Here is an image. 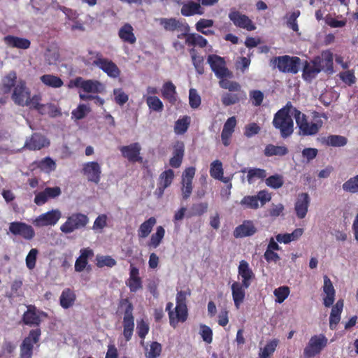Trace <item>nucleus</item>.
I'll return each instance as SVG.
<instances>
[{
  "instance_id": "nucleus-1",
  "label": "nucleus",
  "mask_w": 358,
  "mask_h": 358,
  "mask_svg": "<svg viewBox=\"0 0 358 358\" xmlns=\"http://www.w3.org/2000/svg\"><path fill=\"white\" fill-rule=\"evenodd\" d=\"M294 108H296L290 101H288L285 106L274 114L272 124L275 129L279 131L282 138L291 136L294 132V121L292 117Z\"/></svg>"
},
{
  "instance_id": "nucleus-2",
  "label": "nucleus",
  "mask_w": 358,
  "mask_h": 358,
  "mask_svg": "<svg viewBox=\"0 0 358 358\" xmlns=\"http://www.w3.org/2000/svg\"><path fill=\"white\" fill-rule=\"evenodd\" d=\"M293 117L299 129L298 134L301 136H310L317 134L323 126V121L318 113H315L313 120L308 121V116L297 108H294Z\"/></svg>"
},
{
  "instance_id": "nucleus-3",
  "label": "nucleus",
  "mask_w": 358,
  "mask_h": 358,
  "mask_svg": "<svg viewBox=\"0 0 358 358\" xmlns=\"http://www.w3.org/2000/svg\"><path fill=\"white\" fill-rule=\"evenodd\" d=\"M88 54L90 57L83 59L85 65L96 66L112 78H117L120 76L121 71L117 64L112 60L103 57L101 52L89 50Z\"/></svg>"
},
{
  "instance_id": "nucleus-4",
  "label": "nucleus",
  "mask_w": 358,
  "mask_h": 358,
  "mask_svg": "<svg viewBox=\"0 0 358 358\" xmlns=\"http://www.w3.org/2000/svg\"><path fill=\"white\" fill-rule=\"evenodd\" d=\"M119 306L120 308H124L123 336L126 341H129L134 330V306L127 298L121 299Z\"/></svg>"
},
{
  "instance_id": "nucleus-5",
  "label": "nucleus",
  "mask_w": 358,
  "mask_h": 358,
  "mask_svg": "<svg viewBox=\"0 0 358 358\" xmlns=\"http://www.w3.org/2000/svg\"><path fill=\"white\" fill-rule=\"evenodd\" d=\"M280 71L296 74L299 72L301 59L298 57L289 55L278 56L271 59Z\"/></svg>"
},
{
  "instance_id": "nucleus-6",
  "label": "nucleus",
  "mask_w": 358,
  "mask_h": 358,
  "mask_svg": "<svg viewBox=\"0 0 358 358\" xmlns=\"http://www.w3.org/2000/svg\"><path fill=\"white\" fill-rule=\"evenodd\" d=\"M89 222L88 217L83 213H73L67 217L66 222L61 225L60 230L64 234L85 228Z\"/></svg>"
},
{
  "instance_id": "nucleus-7",
  "label": "nucleus",
  "mask_w": 358,
  "mask_h": 358,
  "mask_svg": "<svg viewBox=\"0 0 358 358\" xmlns=\"http://www.w3.org/2000/svg\"><path fill=\"white\" fill-rule=\"evenodd\" d=\"M328 343L327 338L322 334L313 336L303 350L305 358H313L319 355Z\"/></svg>"
},
{
  "instance_id": "nucleus-8",
  "label": "nucleus",
  "mask_w": 358,
  "mask_h": 358,
  "mask_svg": "<svg viewBox=\"0 0 358 358\" xmlns=\"http://www.w3.org/2000/svg\"><path fill=\"white\" fill-rule=\"evenodd\" d=\"M41 331L39 328L31 329L20 345V358H31L34 345L39 342Z\"/></svg>"
},
{
  "instance_id": "nucleus-9",
  "label": "nucleus",
  "mask_w": 358,
  "mask_h": 358,
  "mask_svg": "<svg viewBox=\"0 0 358 358\" xmlns=\"http://www.w3.org/2000/svg\"><path fill=\"white\" fill-rule=\"evenodd\" d=\"M211 70L215 73L217 78H232V72L226 67V62L223 57L217 55H210L207 59Z\"/></svg>"
},
{
  "instance_id": "nucleus-10",
  "label": "nucleus",
  "mask_w": 358,
  "mask_h": 358,
  "mask_svg": "<svg viewBox=\"0 0 358 358\" xmlns=\"http://www.w3.org/2000/svg\"><path fill=\"white\" fill-rule=\"evenodd\" d=\"M69 87H79L87 93H101L104 90L101 83L94 80H84L82 77H77L70 80Z\"/></svg>"
},
{
  "instance_id": "nucleus-11",
  "label": "nucleus",
  "mask_w": 358,
  "mask_h": 358,
  "mask_svg": "<svg viewBox=\"0 0 358 358\" xmlns=\"http://www.w3.org/2000/svg\"><path fill=\"white\" fill-rule=\"evenodd\" d=\"M228 17L236 27L241 28L249 31L256 29V26L252 20L248 16L241 13L235 8H231L230 10Z\"/></svg>"
},
{
  "instance_id": "nucleus-12",
  "label": "nucleus",
  "mask_w": 358,
  "mask_h": 358,
  "mask_svg": "<svg viewBox=\"0 0 358 358\" xmlns=\"http://www.w3.org/2000/svg\"><path fill=\"white\" fill-rule=\"evenodd\" d=\"M9 231L15 236H20L24 239L30 241L35 236L34 228L25 222H13L10 224Z\"/></svg>"
},
{
  "instance_id": "nucleus-13",
  "label": "nucleus",
  "mask_w": 358,
  "mask_h": 358,
  "mask_svg": "<svg viewBox=\"0 0 358 358\" xmlns=\"http://www.w3.org/2000/svg\"><path fill=\"white\" fill-rule=\"evenodd\" d=\"M196 169L193 166L186 168L182 174V196L187 200L192 194L193 186L192 180L195 176Z\"/></svg>"
},
{
  "instance_id": "nucleus-14",
  "label": "nucleus",
  "mask_w": 358,
  "mask_h": 358,
  "mask_svg": "<svg viewBox=\"0 0 358 358\" xmlns=\"http://www.w3.org/2000/svg\"><path fill=\"white\" fill-rule=\"evenodd\" d=\"M61 217V212L58 209L50 210L37 217L33 224L36 227L53 226Z\"/></svg>"
},
{
  "instance_id": "nucleus-15",
  "label": "nucleus",
  "mask_w": 358,
  "mask_h": 358,
  "mask_svg": "<svg viewBox=\"0 0 358 358\" xmlns=\"http://www.w3.org/2000/svg\"><path fill=\"white\" fill-rule=\"evenodd\" d=\"M141 150V146L138 143H133L129 145H124L120 148L122 155L132 163H141L143 162Z\"/></svg>"
},
{
  "instance_id": "nucleus-16",
  "label": "nucleus",
  "mask_w": 358,
  "mask_h": 358,
  "mask_svg": "<svg viewBox=\"0 0 358 358\" xmlns=\"http://www.w3.org/2000/svg\"><path fill=\"white\" fill-rule=\"evenodd\" d=\"M83 173L88 181L98 184L101 179V169L96 162H89L83 164Z\"/></svg>"
},
{
  "instance_id": "nucleus-17",
  "label": "nucleus",
  "mask_w": 358,
  "mask_h": 358,
  "mask_svg": "<svg viewBox=\"0 0 358 358\" xmlns=\"http://www.w3.org/2000/svg\"><path fill=\"white\" fill-rule=\"evenodd\" d=\"M30 96V92L26 87V83L24 81H20L15 87L12 94V99L15 104L21 106H24L29 97Z\"/></svg>"
},
{
  "instance_id": "nucleus-18",
  "label": "nucleus",
  "mask_w": 358,
  "mask_h": 358,
  "mask_svg": "<svg viewBox=\"0 0 358 358\" xmlns=\"http://www.w3.org/2000/svg\"><path fill=\"white\" fill-rule=\"evenodd\" d=\"M50 145V141L43 135L34 133L24 143V148L29 150H39Z\"/></svg>"
},
{
  "instance_id": "nucleus-19",
  "label": "nucleus",
  "mask_w": 358,
  "mask_h": 358,
  "mask_svg": "<svg viewBox=\"0 0 358 358\" xmlns=\"http://www.w3.org/2000/svg\"><path fill=\"white\" fill-rule=\"evenodd\" d=\"M316 64L319 66L321 71H324L327 73H332L334 70V57L333 54L329 50L323 51L321 57L317 56L314 57Z\"/></svg>"
},
{
  "instance_id": "nucleus-20",
  "label": "nucleus",
  "mask_w": 358,
  "mask_h": 358,
  "mask_svg": "<svg viewBox=\"0 0 358 358\" xmlns=\"http://www.w3.org/2000/svg\"><path fill=\"white\" fill-rule=\"evenodd\" d=\"M309 203L310 197L308 193H301L299 194L294 206L298 218L303 219L306 217Z\"/></svg>"
},
{
  "instance_id": "nucleus-21",
  "label": "nucleus",
  "mask_w": 358,
  "mask_h": 358,
  "mask_svg": "<svg viewBox=\"0 0 358 358\" xmlns=\"http://www.w3.org/2000/svg\"><path fill=\"white\" fill-rule=\"evenodd\" d=\"M180 13L185 17H189L194 15H203L204 10L199 1L195 2L192 0H189L182 3Z\"/></svg>"
},
{
  "instance_id": "nucleus-22",
  "label": "nucleus",
  "mask_w": 358,
  "mask_h": 358,
  "mask_svg": "<svg viewBox=\"0 0 358 358\" xmlns=\"http://www.w3.org/2000/svg\"><path fill=\"white\" fill-rule=\"evenodd\" d=\"M127 285L129 287L131 292H136L143 288L142 280L139 277V270L133 264L130 265L129 278Z\"/></svg>"
},
{
  "instance_id": "nucleus-23",
  "label": "nucleus",
  "mask_w": 358,
  "mask_h": 358,
  "mask_svg": "<svg viewBox=\"0 0 358 358\" xmlns=\"http://www.w3.org/2000/svg\"><path fill=\"white\" fill-rule=\"evenodd\" d=\"M323 292L326 296L323 299V303L325 307H330L335 301L336 291L330 278L327 275L324 276Z\"/></svg>"
},
{
  "instance_id": "nucleus-24",
  "label": "nucleus",
  "mask_w": 358,
  "mask_h": 358,
  "mask_svg": "<svg viewBox=\"0 0 358 358\" xmlns=\"http://www.w3.org/2000/svg\"><path fill=\"white\" fill-rule=\"evenodd\" d=\"M256 231L257 229L252 221L245 220L243 224L235 228L234 231V236L235 238H243L252 236L256 233Z\"/></svg>"
},
{
  "instance_id": "nucleus-25",
  "label": "nucleus",
  "mask_w": 358,
  "mask_h": 358,
  "mask_svg": "<svg viewBox=\"0 0 358 358\" xmlns=\"http://www.w3.org/2000/svg\"><path fill=\"white\" fill-rule=\"evenodd\" d=\"M238 275L242 278V285L245 288H248L251 284V280L255 278L252 269L250 268L248 263L242 260L238 266Z\"/></svg>"
},
{
  "instance_id": "nucleus-26",
  "label": "nucleus",
  "mask_w": 358,
  "mask_h": 358,
  "mask_svg": "<svg viewBox=\"0 0 358 358\" xmlns=\"http://www.w3.org/2000/svg\"><path fill=\"white\" fill-rule=\"evenodd\" d=\"M321 70L316 64L315 58L310 62L306 61L303 64L302 77L306 81H311Z\"/></svg>"
},
{
  "instance_id": "nucleus-27",
  "label": "nucleus",
  "mask_w": 358,
  "mask_h": 358,
  "mask_svg": "<svg viewBox=\"0 0 358 358\" xmlns=\"http://www.w3.org/2000/svg\"><path fill=\"white\" fill-rule=\"evenodd\" d=\"M343 300L339 299L336 304L332 306L329 316V328L331 330L336 329L341 321V315L343 312Z\"/></svg>"
},
{
  "instance_id": "nucleus-28",
  "label": "nucleus",
  "mask_w": 358,
  "mask_h": 358,
  "mask_svg": "<svg viewBox=\"0 0 358 358\" xmlns=\"http://www.w3.org/2000/svg\"><path fill=\"white\" fill-rule=\"evenodd\" d=\"M22 322L26 325L38 327L41 322L40 315L36 313L35 306L29 305L22 315Z\"/></svg>"
},
{
  "instance_id": "nucleus-29",
  "label": "nucleus",
  "mask_w": 358,
  "mask_h": 358,
  "mask_svg": "<svg viewBox=\"0 0 358 358\" xmlns=\"http://www.w3.org/2000/svg\"><path fill=\"white\" fill-rule=\"evenodd\" d=\"M184 153V143L178 141L173 146V157L169 160V165L175 169L179 168L182 164Z\"/></svg>"
},
{
  "instance_id": "nucleus-30",
  "label": "nucleus",
  "mask_w": 358,
  "mask_h": 358,
  "mask_svg": "<svg viewBox=\"0 0 358 358\" xmlns=\"http://www.w3.org/2000/svg\"><path fill=\"white\" fill-rule=\"evenodd\" d=\"M76 301V294L71 288H65L59 296V305L64 309L71 308Z\"/></svg>"
},
{
  "instance_id": "nucleus-31",
  "label": "nucleus",
  "mask_w": 358,
  "mask_h": 358,
  "mask_svg": "<svg viewBox=\"0 0 358 358\" xmlns=\"http://www.w3.org/2000/svg\"><path fill=\"white\" fill-rule=\"evenodd\" d=\"M162 96L171 104L174 105L177 101L176 87L171 81L165 82L162 88Z\"/></svg>"
},
{
  "instance_id": "nucleus-32",
  "label": "nucleus",
  "mask_w": 358,
  "mask_h": 358,
  "mask_svg": "<svg viewBox=\"0 0 358 358\" xmlns=\"http://www.w3.org/2000/svg\"><path fill=\"white\" fill-rule=\"evenodd\" d=\"M246 288L243 285L234 282L231 285L232 297L234 302V305L237 309L240 308L241 304L243 302L245 296Z\"/></svg>"
},
{
  "instance_id": "nucleus-33",
  "label": "nucleus",
  "mask_w": 358,
  "mask_h": 358,
  "mask_svg": "<svg viewBox=\"0 0 358 358\" xmlns=\"http://www.w3.org/2000/svg\"><path fill=\"white\" fill-rule=\"evenodd\" d=\"M4 42L10 47L24 50L28 49L31 45V42L29 39L11 35L5 36Z\"/></svg>"
},
{
  "instance_id": "nucleus-34",
  "label": "nucleus",
  "mask_w": 358,
  "mask_h": 358,
  "mask_svg": "<svg viewBox=\"0 0 358 358\" xmlns=\"http://www.w3.org/2000/svg\"><path fill=\"white\" fill-rule=\"evenodd\" d=\"M94 255L93 250L89 248L80 250V255L77 258L75 263V271H83L88 264V258Z\"/></svg>"
},
{
  "instance_id": "nucleus-35",
  "label": "nucleus",
  "mask_w": 358,
  "mask_h": 358,
  "mask_svg": "<svg viewBox=\"0 0 358 358\" xmlns=\"http://www.w3.org/2000/svg\"><path fill=\"white\" fill-rule=\"evenodd\" d=\"M157 223V220L155 217H150L144 221L138 229L137 234L139 238H145L151 233L154 226Z\"/></svg>"
},
{
  "instance_id": "nucleus-36",
  "label": "nucleus",
  "mask_w": 358,
  "mask_h": 358,
  "mask_svg": "<svg viewBox=\"0 0 358 358\" xmlns=\"http://www.w3.org/2000/svg\"><path fill=\"white\" fill-rule=\"evenodd\" d=\"M133 27L130 24H124L119 30V37L126 43L134 44L136 41V38L133 32Z\"/></svg>"
},
{
  "instance_id": "nucleus-37",
  "label": "nucleus",
  "mask_w": 358,
  "mask_h": 358,
  "mask_svg": "<svg viewBox=\"0 0 358 358\" xmlns=\"http://www.w3.org/2000/svg\"><path fill=\"white\" fill-rule=\"evenodd\" d=\"M303 229L297 228L294 229L291 234H279L275 236L276 241L279 243L287 244L291 241L297 240L302 236Z\"/></svg>"
},
{
  "instance_id": "nucleus-38",
  "label": "nucleus",
  "mask_w": 358,
  "mask_h": 358,
  "mask_svg": "<svg viewBox=\"0 0 358 358\" xmlns=\"http://www.w3.org/2000/svg\"><path fill=\"white\" fill-rule=\"evenodd\" d=\"M288 148L285 145H274L268 144L264 149V155L266 157L285 156L288 153Z\"/></svg>"
},
{
  "instance_id": "nucleus-39",
  "label": "nucleus",
  "mask_w": 358,
  "mask_h": 358,
  "mask_svg": "<svg viewBox=\"0 0 358 358\" xmlns=\"http://www.w3.org/2000/svg\"><path fill=\"white\" fill-rule=\"evenodd\" d=\"M192 64L196 73L199 75L204 73V59L203 56L197 55L196 50L194 48L189 50Z\"/></svg>"
},
{
  "instance_id": "nucleus-40",
  "label": "nucleus",
  "mask_w": 358,
  "mask_h": 358,
  "mask_svg": "<svg viewBox=\"0 0 358 358\" xmlns=\"http://www.w3.org/2000/svg\"><path fill=\"white\" fill-rule=\"evenodd\" d=\"M165 235V229L162 226H158L155 233L151 235L150 239L148 243V246L150 248H157L162 243Z\"/></svg>"
},
{
  "instance_id": "nucleus-41",
  "label": "nucleus",
  "mask_w": 358,
  "mask_h": 358,
  "mask_svg": "<svg viewBox=\"0 0 358 358\" xmlns=\"http://www.w3.org/2000/svg\"><path fill=\"white\" fill-rule=\"evenodd\" d=\"M40 80L44 85L52 88H59L64 85L59 77L52 74H45L41 76Z\"/></svg>"
},
{
  "instance_id": "nucleus-42",
  "label": "nucleus",
  "mask_w": 358,
  "mask_h": 358,
  "mask_svg": "<svg viewBox=\"0 0 358 358\" xmlns=\"http://www.w3.org/2000/svg\"><path fill=\"white\" fill-rule=\"evenodd\" d=\"M191 122L189 116L185 115L179 118L175 123L174 132L178 135L184 134L188 129Z\"/></svg>"
},
{
  "instance_id": "nucleus-43",
  "label": "nucleus",
  "mask_w": 358,
  "mask_h": 358,
  "mask_svg": "<svg viewBox=\"0 0 358 358\" xmlns=\"http://www.w3.org/2000/svg\"><path fill=\"white\" fill-rule=\"evenodd\" d=\"M243 93L226 92L222 95L221 101L224 106H229L238 103L243 99Z\"/></svg>"
},
{
  "instance_id": "nucleus-44",
  "label": "nucleus",
  "mask_w": 358,
  "mask_h": 358,
  "mask_svg": "<svg viewBox=\"0 0 358 358\" xmlns=\"http://www.w3.org/2000/svg\"><path fill=\"white\" fill-rule=\"evenodd\" d=\"M160 24L163 26L166 31H174L178 30L184 22L174 17L161 18L159 20Z\"/></svg>"
},
{
  "instance_id": "nucleus-45",
  "label": "nucleus",
  "mask_w": 358,
  "mask_h": 358,
  "mask_svg": "<svg viewBox=\"0 0 358 358\" xmlns=\"http://www.w3.org/2000/svg\"><path fill=\"white\" fill-rule=\"evenodd\" d=\"M143 98L145 99L149 109L151 110L162 112L164 110V104L157 96L144 95Z\"/></svg>"
},
{
  "instance_id": "nucleus-46",
  "label": "nucleus",
  "mask_w": 358,
  "mask_h": 358,
  "mask_svg": "<svg viewBox=\"0 0 358 358\" xmlns=\"http://www.w3.org/2000/svg\"><path fill=\"white\" fill-rule=\"evenodd\" d=\"M35 164H36L37 168L47 173H50L56 169L55 162L50 157H46L38 162H36Z\"/></svg>"
},
{
  "instance_id": "nucleus-47",
  "label": "nucleus",
  "mask_w": 358,
  "mask_h": 358,
  "mask_svg": "<svg viewBox=\"0 0 358 358\" xmlns=\"http://www.w3.org/2000/svg\"><path fill=\"white\" fill-rule=\"evenodd\" d=\"M226 78H220L219 85L221 88L228 90L231 92L243 93L241 91V86L238 82L231 81Z\"/></svg>"
},
{
  "instance_id": "nucleus-48",
  "label": "nucleus",
  "mask_w": 358,
  "mask_h": 358,
  "mask_svg": "<svg viewBox=\"0 0 358 358\" xmlns=\"http://www.w3.org/2000/svg\"><path fill=\"white\" fill-rule=\"evenodd\" d=\"M325 144L332 147H343L348 143V138L340 135H329L324 140Z\"/></svg>"
},
{
  "instance_id": "nucleus-49",
  "label": "nucleus",
  "mask_w": 358,
  "mask_h": 358,
  "mask_svg": "<svg viewBox=\"0 0 358 358\" xmlns=\"http://www.w3.org/2000/svg\"><path fill=\"white\" fill-rule=\"evenodd\" d=\"M185 43L189 46H199V48H205L207 44V40L201 35L192 33L188 36L185 41Z\"/></svg>"
},
{
  "instance_id": "nucleus-50",
  "label": "nucleus",
  "mask_w": 358,
  "mask_h": 358,
  "mask_svg": "<svg viewBox=\"0 0 358 358\" xmlns=\"http://www.w3.org/2000/svg\"><path fill=\"white\" fill-rule=\"evenodd\" d=\"M17 79V75L15 71L8 73L2 80V90L3 93L7 94L10 92L15 86Z\"/></svg>"
},
{
  "instance_id": "nucleus-51",
  "label": "nucleus",
  "mask_w": 358,
  "mask_h": 358,
  "mask_svg": "<svg viewBox=\"0 0 358 358\" xmlns=\"http://www.w3.org/2000/svg\"><path fill=\"white\" fill-rule=\"evenodd\" d=\"M38 113L42 115H48L50 117H56L62 115L58 107L52 103L43 104Z\"/></svg>"
},
{
  "instance_id": "nucleus-52",
  "label": "nucleus",
  "mask_w": 358,
  "mask_h": 358,
  "mask_svg": "<svg viewBox=\"0 0 358 358\" xmlns=\"http://www.w3.org/2000/svg\"><path fill=\"white\" fill-rule=\"evenodd\" d=\"M266 177V170L259 168L249 169L248 171L247 180L251 184L256 179H264Z\"/></svg>"
},
{
  "instance_id": "nucleus-53",
  "label": "nucleus",
  "mask_w": 358,
  "mask_h": 358,
  "mask_svg": "<svg viewBox=\"0 0 358 358\" xmlns=\"http://www.w3.org/2000/svg\"><path fill=\"white\" fill-rule=\"evenodd\" d=\"M173 178L174 171L172 169L165 170L159 175L158 184L167 188L171 185Z\"/></svg>"
},
{
  "instance_id": "nucleus-54",
  "label": "nucleus",
  "mask_w": 358,
  "mask_h": 358,
  "mask_svg": "<svg viewBox=\"0 0 358 358\" xmlns=\"http://www.w3.org/2000/svg\"><path fill=\"white\" fill-rule=\"evenodd\" d=\"M224 174L222 163L220 160H215L210 164V175L215 179H221Z\"/></svg>"
},
{
  "instance_id": "nucleus-55",
  "label": "nucleus",
  "mask_w": 358,
  "mask_h": 358,
  "mask_svg": "<svg viewBox=\"0 0 358 358\" xmlns=\"http://www.w3.org/2000/svg\"><path fill=\"white\" fill-rule=\"evenodd\" d=\"M278 344V339L268 341L259 353V357L268 358L275 352Z\"/></svg>"
},
{
  "instance_id": "nucleus-56",
  "label": "nucleus",
  "mask_w": 358,
  "mask_h": 358,
  "mask_svg": "<svg viewBox=\"0 0 358 358\" xmlns=\"http://www.w3.org/2000/svg\"><path fill=\"white\" fill-rule=\"evenodd\" d=\"M266 185L273 189H278L284 184L283 177L279 174L269 176L265 180Z\"/></svg>"
},
{
  "instance_id": "nucleus-57",
  "label": "nucleus",
  "mask_w": 358,
  "mask_h": 358,
  "mask_svg": "<svg viewBox=\"0 0 358 358\" xmlns=\"http://www.w3.org/2000/svg\"><path fill=\"white\" fill-rule=\"evenodd\" d=\"M150 330L149 324L147 322H145L144 320H141L140 321L137 322V327H136V331L138 336L139 338L142 340L141 344L143 345L145 336L148 334Z\"/></svg>"
},
{
  "instance_id": "nucleus-58",
  "label": "nucleus",
  "mask_w": 358,
  "mask_h": 358,
  "mask_svg": "<svg viewBox=\"0 0 358 358\" xmlns=\"http://www.w3.org/2000/svg\"><path fill=\"white\" fill-rule=\"evenodd\" d=\"M344 191L350 193L358 192V174L343 184L342 186Z\"/></svg>"
},
{
  "instance_id": "nucleus-59",
  "label": "nucleus",
  "mask_w": 358,
  "mask_h": 358,
  "mask_svg": "<svg viewBox=\"0 0 358 358\" xmlns=\"http://www.w3.org/2000/svg\"><path fill=\"white\" fill-rule=\"evenodd\" d=\"M290 292L289 288L287 286H281L275 289L273 292L275 296V301L278 303H282L289 296Z\"/></svg>"
},
{
  "instance_id": "nucleus-60",
  "label": "nucleus",
  "mask_w": 358,
  "mask_h": 358,
  "mask_svg": "<svg viewBox=\"0 0 358 358\" xmlns=\"http://www.w3.org/2000/svg\"><path fill=\"white\" fill-rule=\"evenodd\" d=\"M41 99L42 98L40 94H34L31 98L29 97L24 106L29 107L30 109H34L39 113V110L43 106V103H41Z\"/></svg>"
},
{
  "instance_id": "nucleus-61",
  "label": "nucleus",
  "mask_w": 358,
  "mask_h": 358,
  "mask_svg": "<svg viewBox=\"0 0 358 358\" xmlns=\"http://www.w3.org/2000/svg\"><path fill=\"white\" fill-rule=\"evenodd\" d=\"M208 207V203L206 202L193 204L191 208L192 212L188 217L201 216L207 211Z\"/></svg>"
},
{
  "instance_id": "nucleus-62",
  "label": "nucleus",
  "mask_w": 358,
  "mask_h": 358,
  "mask_svg": "<svg viewBox=\"0 0 358 358\" xmlns=\"http://www.w3.org/2000/svg\"><path fill=\"white\" fill-rule=\"evenodd\" d=\"M162 350V345L157 341H153L150 345V349L145 356L147 358H157L161 355Z\"/></svg>"
},
{
  "instance_id": "nucleus-63",
  "label": "nucleus",
  "mask_w": 358,
  "mask_h": 358,
  "mask_svg": "<svg viewBox=\"0 0 358 358\" xmlns=\"http://www.w3.org/2000/svg\"><path fill=\"white\" fill-rule=\"evenodd\" d=\"M116 265V261L110 256H97L96 257V266L99 268L104 266L113 267Z\"/></svg>"
},
{
  "instance_id": "nucleus-64",
  "label": "nucleus",
  "mask_w": 358,
  "mask_h": 358,
  "mask_svg": "<svg viewBox=\"0 0 358 358\" xmlns=\"http://www.w3.org/2000/svg\"><path fill=\"white\" fill-rule=\"evenodd\" d=\"M240 203L247 208L257 209L259 208L256 196H245L241 199Z\"/></svg>"
}]
</instances>
